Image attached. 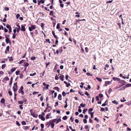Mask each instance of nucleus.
Here are the masks:
<instances>
[{
	"label": "nucleus",
	"instance_id": "1",
	"mask_svg": "<svg viewBox=\"0 0 131 131\" xmlns=\"http://www.w3.org/2000/svg\"><path fill=\"white\" fill-rule=\"evenodd\" d=\"M17 82L15 83L14 84V86L13 89L14 92H16L17 90Z\"/></svg>",
	"mask_w": 131,
	"mask_h": 131
},
{
	"label": "nucleus",
	"instance_id": "2",
	"mask_svg": "<svg viewBox=\"0 0 131 131\" xmlns=\"http://www.w3.org/2000/svg\"><path fill=\"white\" fill-rule=\"evenodd\" d=\"M23 86H21L20 89L18 91V92L19 93H21L22 95L24 94V92L23 91Z\"/></svg>",
	"mask_w": 131,
	"mask_h": 131
},
{
	"label": "nucleus",
	"instance_id": "3",
	"mask_svg": "<svg viewBox=\"0 0 131 131\" xmlns=\"http://www.w3.org/2000/svg\"><path fill=\"white\" fill-rule=\"evenodd\" d=\"M119 83L122 84L121 86H122L123 85H125L126 84V82L124 80H120L119 81Z\"/></svg>",
	"mask_w": 131,
	"mask_h": 131
},
{
	"label": "nucleus",
	"instance_id": "4",
	"mask_svg": "<svg viewBox=\"0 0 131 131\" xmlns=\"http://www.w3.org/2000/svg\"><path fill=\"white\" fill-rule=\"evenodd\" d=\"M35 28V27L34 25H32L31 26V27H29V31H31L32 29H34Z\"/></svg>",
	"mask_w": 131,
	"mask_h": 131
},
{
	"label": "nucleus",
	"instance_id": "5",
	"mask_svg": "<svg viewBox=\"0 0 131 131\" xmlns=\"http://www.w3.org/2000/svg\"><path fill=\"white\" fill-rule=\"evenodd\" d=\"M26 102V100H23L22 101H18V103L19 104H23L24 102Z\"/></svg>",
	"mask_w": 131,
	"mask_h": 131
},
{
	"label": "nucleus",
	"instance_id": "6",
	"mask_svg": "<svg viewBox=\"0 0 131 131\" xmlns=\"http://www.w3.org/2000/svg\"><path fill=\"white\" fill-rule=\"evenodd\" d=\"M32 116L35 118H37L38 116V115L34 113H33L31 115Z\"/></svg>",
	"mask_w": 131,
	"mask_h": 131
},
{
	"label": "nucleus",
	"instance_id": "7",
	"mask_svg": "<svg viewBox=\"0 0 131 131\" xmlns=\"http://www.w3.org/2000/svg\"><path fill=\"white\" fill-rule=\"evenodd\" d=\"M9 46H7L6 48V49L5 50V53H7V51H9Z\"/></svg>",
	"mask_w": 131,
	"mask_h": 131
},
{
	"label": "nucleus",
	"instance_id": "8",
	"mask_svg": "<svg viewBox=\"0 0 131 131\" xmlns=\"http://www.w3.org/2000/svg\"><path fill=\"white\" fill-rule=\"evenodd\" d=\"M103 97V95L102 94H100L98 96H96V98H99V97L102 98Z\"/></svg>",
	"mask_w": 131,
	"mask_h": 131
},
{
	"label": "nucleus",
	"instance_id": "9",
	"mask_svg": "<svg viewBox=\"0 0 131 131\" xmlns=\"http://www.w3.org/2000/svg\"><path fill=\"white\" fill-rule=\"evenodd\" d=\"M21 30L23 31H25L26 30L25 26L22 25H21Z\"/></svg>",
	"mask_w": 131,
	"mask_h": 131
},
{
	"label": "nucleus",
	"instance_id": "10",
	"mask_svg": "<svg viewBox=\"0 0 131 131\" xmlns=\"http://www.w3.org/2000/svg\"><path fill=\"white\" fill-rule=\"evenodd\" d=\"M113 80L114 81H119L120 80V79L119 78H117V77H113Z\"/></svg>",
	"mask_w": 131,
	"mask_h": 131
},
{
	"label": "nucleus",
	"instance_id": "11",
	"mask_svg": "<svg viewBox=\"0 0 131 131\" xmlns=\"http://www.w3.org/2000/svg\"><path fill=\"white\" fill-rule=\"evenodd\" d=\"M64 78V76L63 75H62L61 74L59 76L60 79L62 81H63Z\"/></svg>",
	"mask_w": 131,
	"mask_h": 131
},
{
	"label": "nucleus",
	"instance_id": "12",
	"mask_svg": "<svg viewBox=\"0 0 131 131\" xmlns=\"http://www.w3.org/2000/svg\"><path fill=\"white\" fill-rule=\"evenodd\" d=\"M5 41L6 43L7 44L9 42L10 44L11 43L10 41L9 40V38H7L5 39Z\"/></svg>",
	"mask_w": 131,
	"mask_h": 131
},
{
	"label": "nucleus",
	"instance_id": "13",
	"mask_svg": "<svg viewBox=\"0 0 131 131\" xmlns=\"http://www.w3.org/2000/svg\"><path fill=\"white\" fill-rule=\"evenodd\" d=\"M57 119H54L52 120H50V122L51 123H55L56 122H57Z\"/></svg>",
	"mask_w": 131,
	"mask_h": 131
},
{
	"label": "nucleus",
	"instance_id": "14",
	"mask_svg": "<svg viewBox=\"0 0 131 131\" xmlns=\"http://www.w3.org/2000/svg\"><path fill=\"white\" fill-rule=\"evenodd\" d=\"M52 33L53 35L55 38H56L57 39H58V37L57 36V35H55L54 31H52Z\"/></svg>",
	"mask_w": 131,
	"mask_h": 131
},
{
	"label": "nucleus",
	"instance_id": "15",
	"mask_svg": "<svg viewBox=\"0 0 131 131\" xmlns=\"http://www.w3.org/2000/svg\"><path fill=\"white\" fill-rule=\"evenodd\" d=\"M13 81V78L12 77H11L10 79V82L9 83V85H11Z\"/></svg>",
	"mask_w": 131,
	"mask_h": 131
},
{
	"label": "nucleus",
	"instance_id": "16",
	"mask_svg": "<svg viewBox=\"0 0 131 131\" xmlns=\"http://www.w3.org/2000/svg\"><path fill=\"white\" fill-rule=\"evenodd\" d=\"M94 113V112H91V113H90L91 116V118H93V114Z\"/></svg>",
	"mask_w": 131,
	"mask_h": 131
},
{
	"label": "nucleus",
	"instance_id": "17",
	"mask_svg": "<svg viewBox=\"0 0 131 131\" xmlns=\"http://www.w3.org/2000/svg\"><path fill=\"white\" fill-rule=\"evenodd\" d=\"M125 104L128 105H131V101H130L129 102H126L125 103Z\"/></svg>",
	"mask_w": 131,
	"mask_h": 131
},
{
	"label": "nucleus",
	"instance_id": "18",
	"mask_svg": "<svg viewBox=\"0 0 131 131\" xmlns=\"http://www.w3.org/2000/svg\"><path fill=\"white\" fill-rule=\"evenodd\" d=\"M1 102L2 103H4L5 102V99H1Z\"/></svg>",
	"mask_w": 131,
	"mask_h": 131
},
{
	"label": "nucleus",
	"instance_id": "19",
	"mask_svg": "<svg viewBox=\"0 0 131 131\" xmlns=\"http://www.w3.org/2000/svg\"><path fill=\"white\" fill-rule=\"evenodd\" d=\"M80 106H81L82 107H84L85 106V104H83L81 103L80 104Z\"/></svg>",
	"mask_w": 131,
	"mask_h": 131
},
{
	"label": "nucleus",
	"instance_id": "20",
	"mask_svg": "<svg viewBox=\"0 0 131 131\" xmlns=\"http://www.w3.org/2000/svg\"><path fill=\"white\" fill-rule=\"evenodd\" d=\"M54 90H56L58 91H59L60 89L58 87H56L54 88Z\"/></svg>",
	"mask_w": 131,
	"mask_h": 131
},
{
	"label": "nucleus",
	"instance_id": "21",
	"mask_svg": "<svg viewBox=\"0 0 131 131\" xmlns=\"http://www.w3.org/2000/svg\"><path fill=\"white\" fill-rule=\"evenodd\" d=\"M30 126H26L24 127V129L25 130H28L29 129Z\"/></svg>",
	"mask_w": 131,
	"mask_h": 131
},
{
	"label": "nucleus",
	"instance_id": "22",
	"mask_svg": "<svg viewBox=\"0 0 131 131\" xmlns=\"http://www.w3.org/2000/svg\"><path fill=\"white\" fill-rule=\"evenodd\" d=\"M16 69V68H13L11 69L10 70L11 72H13L15 71V70Z\"/></svg>",
	"mask_w": 131,
	"mask_h": 131
},
{
	"label": "nucleus",
	"instance_id": "23",
	"mask_svg": "<svg viewBox=\"0 0 131 131\" xmlns=\"http://www.w3.org/2000/svg\"><path fill=\"white\" fill-rule=\"evenodd\" d=\"M111 81H106L105 82V83L106 84H111Z\"/></svg>",
	"mask_w": 131,
	"mask_h": 131
},
{
	"label": "nucleus",
	"instance_id": "24",
	"mask_svg": "<svg viewBox=\"0 0 131 131\" xmlns=\"http://www.w3.org/2000/svg\"><path fill=\"white\" fill-rule=\"evenodd\" d=\"M8 58H9V61H13V59L12 57H8Z\"/></svg>",
	"mask_w": 131,
	"mask_h": 131
},
{
	"label": "nucleus",
	"instance_id": "25",
	"mask_svg": "<svg viewBox=\"0 0 131 131\" xmlns=\"http://www.w3.org/2000/svg\"><path fill=\"white\" fill-rule=\"evenodd\" d=\"M96 79L99 82H101L102 81V80L101 78H99L97 77H96Z\"/></svg>",
	"mask_w": 131,
	"mask_h": 131
},
{
	"label": "nucleus",
	"instance_id": "26",
	"mask_svg": "<svg viewBox=\"0 0 131 131\" xmlns=\"http://www.w3.org/2000/svg\"><path fill=\"white\" fill-rule=\"evenodd\" d=\"M6 27L8 29L11 28L10 26L8 24H7Z\"/></svg>",
	"mask_w": 131,
	"mask_h": 131
},
{
	"label": "nucleus",
	"instance_id": "27",
	"mask_svg": "<svg viewBox=\"0 0 131 131\" xmlns=\"http://www.w3.org/2000/svg\"><path fill=\"white\" fill-rule=\"evenodd\" d=\"M6 64H2V69H4L6 67Z\"/></svg>",
	"mask_w": 131,
	"mask_h": 131
},
{
	"label": "nucleus",
	"instance_id": "28",
	"mask_svg": "<svg viewBox=\"0 0 131 131\" xmlns=\"http://www.w3.org/2000/svg\"><path fill=\"white\" fill-rule=\"evenodd\" d=\"M60 24L59 23H58L57 26V29H59L60 28Z\"/></svg>",
	"mask_w": 131,
	"mask_h": 131
},
{
	"label": "nucleus",
	"instance_id": "29",
	"mask_svg": "<svg viewBox=\"0 0 131 131\" xmlns=\"http://www.w3.org/2000/svg\"><path fill=\"white\" fill-rule=\"evenodd\" d=\"M112 102L114 103V104H118V102H117L115 100H114V101H112Z\"/></svg>",
	"mask_w": 131,
	"mask_h": 131
},
{
	"label": "nucleus",
	"instance_id": "30",
	"mask_svg": "<svg viewBox=\"0 0 131 131\" xmlns=\"http://www.w3.org/2000/svg\"><path fill=\"white\" fill-rule=\"evenodd\" d=\"M54 123H52L51 124V126L52 128H54Z\"/></svg>",
	"mask_w": 131,
	"mask_h": 131
},
{
	"label": "nucleus",
	"instance_id": "31",
	"mask_svg": "<svg viewBox=\"0 0 131 131\" xmlns=\"http://www.w3.org/2000/svg\"><path fill=\"white\" fill-rule=\"evenodd\" d=\"M24 66L26 67L27 66H28L29 65V64L25 62L24 63Z\"/></svg>",
	"mask_w": 131,
	"mask_h": 131
},
{
	"label": "nucleus",
	"instance_id": "32",
	"mask_svg": "<svg viewBox=\"0 0 131 131\" xmlns=\"http://www.w3.org/2000/svg\"><path fill=\"white\" fill-rule=\"evenodd\" d=\"M36 59V58L35 57H33L30 58V59L31 60H34Z\"/></svg>",
	"mask_w": 131,
	"mask_h": 131
},
{
	"label": "nucleus",
	"instance_id": "33",
	"mask_svg": "<svg viewBox=\"0 0 131 131\" xmlns=\"http://www.w3.org/2000/svg\"><path fill=\"white\" fill-rule=\"evenodd\" d=\"M45 71H44L42 73L40 74V77H42L45 74Z\"/></svg>",
	"mask_w": 131,
	"mask_h": 131
},
{
	"label": "nucleus",
	"instance_id": "34",
	"mask_svg": "<svg viewBox=\"0 0 131 131\" xmlns=\"http://www.w3.org/2000/svg\"><path fill=\"white\" fill-rule=\"evenodd\" d=\"M86 74L88 76H89L90 75L91 76H93V74H90V73H88V72L87 73H86Z\"/></svg>",
	"mask_w": 131,
	"mask_h": 131
},
{
	"label": "nucleus",
	"instance_id": "35",
	"mask_svg": "<svg viewBox=\"0 0 131 131\" xmlns=\"http://www.w3.org/2000/svg\"><path fill=\"white\" fill-rule=\"evenodd\" d=\"M83 122L85 124H86L87 123V120L85 119H83Z\"/></svg>",
	"mask_w": 131,
	"mask_h": 131
},
{
	"label": "nucleus",
	"instance_id": "36",
	"mask_svg": "<svg viewBox=\"0 0 131 131\" xmlns=\"http://www.w3.org/2000/svg\"><path fill=\"white\" fill-rule=\"evenodd\" d=\"M61 119L60 118H59L58 119H57L56 124L58 123L59 122H61Z\"/></svg>",
	"mask_w": 131,
	"mask_h": 131
},
{
	"label": "nucleus",
	"instance_id": "37",
	"mask_svg": "<svg viewBox=\"0 0 131 131\" xmlns=\"http://www.w3.org/2000/svg\"><path fill=\"white\" fill-rule=\"evenodd\" d=\"M4 79L6 81H8L9 80V79L7 77H6Z\"/></svg>",
	"mask_w": 131,
	"mask_h": 131
},
{
	"label": "nucleus",
	"instance_id": "38",
	"mask_svg": "<svg viewBox=\"0 0 131 131\" xmlns=\"http://www.w3.org/2000/svg\"><path fill=\"white\" fill-rule=\"evenodd\" d=\"M53 12L52 11H51L50 13V15L52 16H53Z\"/></svg>",
	"mask_w": 131,
	"mask_h": 131
},
{
	"label": "nucleus",
	"instance_id": "39",
	"mask_svg": "<svg viewBox=\"0 0 131 131\" xmlns=\"http://www.w3.org/2000/svg\"><path fill=\"white\" fill-rule=\"evenodd\" d=\"M16 29H17V32L18 33L19 32V30H20V28H16Z\"/></svg>",
	"mask_w": 131,
	"mask_h": 131
},
{
	"label": "nucleus",
	"instance_id": "40",
	"mask_svg": "<svg viewBox=\"0 0 131 131\" xmlns=\"http://www.w3.org/2000/svg\"><path fill=\"white\" fill-rule=\"evenodd\" d=\"M49 124H48V127H49V126H50V125H51V123L50 122V121H49V122H47V124H49Z\"/></svg>",
	"mask_w": 131,
	"mask_h": 131
},
{
	"label": "nucleus",
	"instance_id": "41",
	"mask_svg": "<svg viewBox=\"0 0 131 131\" xmlns=\"http://www.w3.org/2000/svg\"><path fill=\"white\" fill-rule=\"evenodd\" d=\"M36 73L35 72V73H33V74H30L29 75L30 76H33L35 75H36Z\"/></svg>",
	"mask_w": 131,
	"mask_h": 131
},
{
	"label": "nucleus",
	"instance_id": "42",
	"mask_svg": "<svg viewBox=\"0 0 131 131\" xmlns=\"http://www.w3.org/2000/svg\"><path fill=\"white\" fill-rule=\"evenodd\" d=\"M19 72L20 71H16L15 72L16 75H18L19 74Z\"/></svg>",
	"mask_w": 131,
	"mask_h": 131
},
{
	"label": "nucleus",
	"instance_id": "43",
	"mask_svg": "<svg viewBox=\"0 0 131 131\" xmlns=\"http://www.w3.org/2000/svg\"><path fill=\"white\" fill-rule=\"evenodd\" d=\"M69 128L72 130V131H75V130L73 129L71 126H70Z\"/></svg>",
	"mask_w": 131,
	"mask_h": 131
},
{
	"label": "nucleus",
	"instance_id": "44",
	"mask_svg": "<svg viewBox=\"0 0 131 131\" xmlns=\"http://www.w3.org/2000/svg\"><path fill=\"white\" fill-rule=\"evenodd\" d=\"M126 86L127 87L131 86V84H126Z\"/></svg>",
	"mask_w": 131,
	"mask_h": 131
},
{
	"label": "nucleus",
	"instance_id": "45",
	"mask_svg": "<svg viewBox=\"0 0 131 131\" xmlns=\"http://www.w3.org/2000/svg\"><path fill=\"white\" fill-rule=\"evenodd\" d=\"M39 1L40 3H41L43 4L45 3V1L43 0H40V1Z\"/></svg>",
	"mask_w": 131,
	"mask_h": 131
},
{
	"label": "nucleus",
	"instance_id": "46",
	"mask_svg": "<svg viewBox=\"0 0 131 131\" xmlns=\"http://www.w3.org/2000/svg\"><path fill=\"white\" fill-rule=\"evenodd\" d=\"M16 37V34L15 33H14L13 34L12 38L13 39H14Z\"/></svg>",
	"mask_w": 131,
	"mask_h": 131
},
{
	"label": "nucleus",
	"instance_id": "47",
	"mask_svg": "<svg viewBox=\"0 0 131 131\" xmlns=\"http://www.w3.org/2000/svg\"><path fill=\"white\" fill-rule=\"evenodd\" d=\"M41 119L43 121H45V119L44 117L43 116L42 117H41Z\"/></svg>",
	"mask_w": 131,
	"mask_h": 131
},
{
	"label": "nucleus",
	"instance_id": "48",
	"mask_svg": "<svg viewBox=\"0 0 131 131\" xmlns=\"http://www.w3.org/2000/svg\"><path fill=\"white\" fill-rule=\"evenodd\" d=\"M21 124L22 125H25L26 124V122L24 121H23L21 122Z\"/></svg>",
	"mask_w": 131,
	"mask_h": 131
},
{
	"label": "nucleus",
	"instance_id": "49",
	"mask_svg": "<svg viewBox=\"0 0 131 131\" xmlns=\"http://www.w3.org/2000/svg\"><path fill=\"white\" fill-rule=\"evenodd\" d=\"M85 95H87L88 97H89V94L87 91L85 92Z\"/></svg>",
	"mask_w": 131,
	"mask_h": 131
},
{
	"label": "nucleus",
	"instance_id": "50",
	"mask_svg": "<svg viewBox=\"0 0 131 131\" xmlns=\"http://www.w3.org/2000/svg\"><path fill=\"white\" fill-rule=\"evenodd\" d=\"M40 126L42 128H43L44 127V125L43 124H41Z\"/></svg>",
	"mask_w": 131,
	"mask_h": 131
},
{
	"label": "nucleus",
	"instance_id": "51",
	"mask_svg": "<svg viewBox=\"0 0 131 131\" xmlns=\"http://www.w3.org/2000/svg\"><path fill=\"white\" fill-rule=\"evenodd\" d=\"M16 124L18 126H20V124H19V122L17 121H16Z\"/></svg>",
	"mask_w": 131,
	"mask_h": 131
},
{
	"label": "nucleus",
	"instance_id": "52",
	"mask_svg": "<svg viewBox=\"0 0 131 131\" xmlns=\"http://www.w3.org/2000/svg\"><path fill=\"white\" fill-rule=\"evenodd\" d=\"M46 41L47 42H48L49 43H50V41L49 39H46Z\"/></svg>",
	"mask_w": 131,
	"mask_h": 131
},
{
	"label": "nucleus",
	"instance_id": "53",
	"mask_svg": "<svg viewBox=\"0 0 131 131\" xmlns=\"http://www.w3.org/2000/svg\"><path fill=\"white\" fill-rule=\"evenodd\" d=\"M85 50L86 52L87 53L88 52V48L87 47H86L85 48Z\"/></svg>",
	"mask_w": 131,
	"mask_h": 131
},
{
	"label": "nucleus",
	"instance_id": "54",
	"mask_svg": "<svg viewBox=\"0 0 131 131\" xmlns=\"http://www.w3.org/2000/svg\"><path fill=\"white\" fill-rule=\"evenodd\" d=\"M23 105H20L19 106V108L21 109H23V107H22V106Z\"/></svg>",
	"mask_w": 131,
	"mask_h": 131
},
{
	"label": "nucleus",
	"instance_id": "55",
	"mask_svg": "<svg viewBox=\"0 0 131 131\" xmlns=\"http://www.w3.org/2000/svg\"><path fill=\"white\" fill-rule=\"evenodd\" d=\"M105 110V109L103 107H101V111H104Z\"/></svg>",
	"mask_w": 131,
	"mask_h": 131
},
{
	"label": "nucleus",
	"instance_id": "56",
	"mask_svg": "<svg viewBox=\"0 0 131 131\" xmlns=\"http://www.w3.org/2000/svg\"><path fill=\"white\" fill-rule=\"evenodd\" d=\"M66 86L68 87L70 85V84L69 83H67L66 82Z\"/></svg>",
	"mask_w": 131,
	"mask_h": 131
},
{
	"label": "nucleus",
	"instance_id": "57",
	"mask_svg": "<svg viewBox=\"0 0 131 131\" xmlns=\"http://www.w3.org/2000/svg\"><path fill=\"white\" fill-rule=\"evenodd\" d=\"M87 109H84L83 110V113L84 114H85V112H86L87 111Z\"/></svg>",
	"mask_w": 131,
	"mask_h": 131
},
{
	"label": "nucleus",
	"instance_id": "58",
	"mask_svg": "<svg viewBox=\"0 0 131 131\" xmlns=\"http://www.w3.org/2000/svg\"><path fill=\"white\" fill-rule=\"evenodd\" d=\"M62 95L63 96H66V93L64 91H63L62 93Z\"/></svg>",
	"mask_w": 131,
	"mask_h": 131
},
{
	"label": "nucleus",
	"instance_id": "59",
	"mask_svg": "<svg viewBox=\"0 0 131 131\" xmlns=\"http://www.w3.org/2000/svg\"><path fill=\"white\" fill-rule=\"evenodd\" d=\"M70 119L71 120L72 122H73L74 121V118H73L72 117H71L70 118Z\"/></svg>",
	"mask_w": 131,
	"mask_h": 131
},
{
	"label": "nucleus",
	"instance_id": "60",
	"mask_svg": "<svg viewBox=\"0 0 131 131\" xmlns=\"http://www.w3.org/2000/svg\"><path fill=\"white\" fill-rule=\"evenodd\" d=\"M75 122L77 123H78L79 122V120L78 119H76L75 120Z\"/></svg>",
	"mask_w": 131,
	"mask_h": 131
},
{
	"label": "nucleus",
	"instance_id": "61",
	"mask_svg": "<svg viewBox=\"0 0 131 131\" xmlns=\"http://www.w3.org/2000/svg\"><path fill=\"white\" fill-rule=\"evenodd\" d=\"M5 9L6 11H8L9 10V8L8 7H5Z\"/></svg>",
	"mask_w": 131,
	"mask_h": 131
},
{
	"label": "nucleus",
	"instance_id": "62",
	"mask_svg": "<svg viewBox=\"0 0 131 131\" xmlns=\"http://www.w3.org/2000/svg\"><path fill=\"white\" fill-rule=\"evenodd\" d=\"M34 32V33L36 35H37L38 33V31L37 30H35V31Z\"/></svg>",
	"mask_w": 131,
	"mask_h": 131
},
{
	"label": "nucleus",
	"instance_id": "63",
	"mask_svg": "<svg viewBox=\"0 0 131 131\" xmlns=\"http://www.w3.org/2000/svg\"><path fill=\"white\" fill-rule=\"evenodd\" d=\"M126 101V100L122 99H121V101L122 102H124Z\"/></svg>",
	"mask_w": 131,
	"mask_h": 131
},
{
	"label": "nucleus",
	"instance_id": "64",
	"mask_svg": "<svg viewBox=\"0 0 131 131\" xmlns=\"http://www.w3.org/2000/svg\"><path fill=\"white\" fill-rule=\"evenodd\" d=\"M89 126L88 125H86L85 126V129H87L89 128Z\"/></svg>",
	"mask_w": 131,
	"mask_h": 131
}]
</instances>
